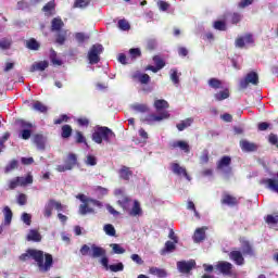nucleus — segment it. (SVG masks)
Segmentation results:
<instances>
[{"mask_svg":"<svg viewBox=\"0 0 278 278\" xmlns=\"http://www.w3.org/2000/svg\"><path fill=\"white\" fill-rule=\"evenodd\" d=\"M29 258L36 262L41 273H49V270H51V266H53V256L51 254H45V252L40 250L30 249L20 256L22 262Z\"/></svg>","mask_w":278,"mask_h":278,"instance_id":"obj_1","label":"nucleus"},{"mask_svg":"<svg viewBox=\"0 0 278 278\" xmlns=\"http://www.w3.org/2000/svg\"><path fill=\"white\" fill-rule=\"evenodd\" d=\"M91 138L96 144H103V141L108 144H112L116 138V134H114V131H112V129L109 127L98 126L94 128Z\"/></svg>","mask_w":278,"mask_h":278,"instance_id":"obj_2","label":"nucleus"},{"mask_svg":"<svg viewBox=\"0 0 278 278\" xmlns=\"http://www.w3.org/2000/svg\"><path fill=\"white\" fill-rule=\"evenodd\" d=\"M76 199H79L83 204L79 205V214L80 216H86V214H94L93 207H101V202L86 198L85 194H78Z\"/></svg>","mask_w":278,"mask_h":278,"instance_id":"obj_3","label":"nucleus"},{"mask_svg":"<svg viewBox=\"0 0 278 278\" xmlns=\"http://www.w3.org/2000/svg\"><path fill=\"white\" fill-rule=\"evenodd\" d=\"M80 253L84 256L89 255V257H93L94 260H97L98 257H105L108 252L105 251V249L98 247L97 244H91V247L88 244H84L80 248Z\"/></svg>","mask_w":278,"mask_h":278,"instance_id":"obj_4","label":"nucleus"},{"mask_svg":"<svg viewBox=\"0 0 278 278\" xmlns=\"http://www.w3.org/2000/svg\"><path fill=\"white\" fill-rule=\"evenodd\" d=\"M56 210V212H66V205H63L62 203L51 199L49 200L42 210L43 218H51L53 216V211Z\"/></svg>","mask_w":278,"mask_h":278,"instance_id":"obj_5","label":"nucleus"},{"mask_svg":"<svg viewBox=\"0 0 278 278\" xmlns=\"http://www.w3.org/2000/svg\"><path fill=\"white\" fill-rule=\"evenodd\" d=\"M103 53V46L96 43L93 45L87 54L89 64H99L101 61V54Z\"/></svg>","mask_w":278,"mask_h":278,"instance_id":"obj_6","label":"nucleus"},{"mask_svg":"<svg viewBox=\"0 0 278 278\" xmlns=\"http://www.w3.org/2000/svg\"><path fill=\"white\" fill-rule=\"evenodd\" d=\"M29 184H34V177H31V175L26 177H15L9 180V190H15V188L25 187Z\"/></svg>","mask_w":278,"mask_h":278,"instance_id":"obj_7","label":"nucleus"},{"mask_svg":"<svg viewBox=\"0 0 278 278\" xmlns=\"http://www.w3.org/2000/svg\"><path fill=\"white\" fill-rule=\"evenodd\" d=\"M166 118H170V114L168 113V111H163L159 115L149 114L146 117H142L141 121H143V123H147L148 125H153V123H160L161 121H164Z\"/></svg>","mask_w":278,"mask_h":278,"instance_id":"obj_8","label":"nucleus"},{"mask_svg":"<svg viewBox=\"0 0 278 278\" xmlns=\"http://www.w3.org/2000/svg\"><path fill=\"white\" fill-rule=\"evenodd\" d=\"M249 84H252V86H257V84H260V77L257 76V73L251 72L245 76V78L241 79L240 88H249Z\"/></svg>","mask_w":278,"mask_h":278,"instance_id":"obj_9","label":"nucleus"},{"mask_svg":"<svg viewBox=\"0 0 278 278\" xmlns=\"http://www.w3.org/2000/svg\"><path fill=\"white\" fill-rule=\"evenodd\" d=\"M217 170L224 175H231V157L223 156L217 164Z\"/></svg>","mask_w":278,"mask_h":278,"instance_id":"obj_10","label":"nucleus"},{"mask_svg":"<svg viewBox=\"0 0 278 278\" xmlns=\"http://www.w3.org/2000/svg\"><path fill=\"white\" fill-rule=\"evenodd\" d=\"M262 184L265 185V188H267V190H270L271 192H276V194H278V172L274 178L263 179Z\"/></svg>","mask_w":278,"mask_h":278,"instance_id":"obj_11","label":"nucleus"},{"mask_svg":"<svg viewBox=\"0 0 278 278\" xmlns=\"http://www.w3.org/2000/svg\"><path fill=\"white\" fill-rule=\"evenodd\" d=\"M216 270L222 273V275L229 276L231 275V270L233 268V265L226 261H220L215 265Z\"/></svg>","mask_w":278,"mask_h":278,"instance_id":"obj_12","label":"nucleus"},{"mask_svg":"<svg viewBox=\"0 0 278 278\" xmlns=\"http://www.w3.org/2000/svg\"><path fill=\"white\" fill-rule=\"evenodd\" d=\"M172 172L174 175H178V177H185L188 181H192V178L188 175V172H186V167H181L177 163L172 164Z\"/></svg>","mask_w":278,"mask_h":278,"instance_id":"obj_13","label":"nucleus"},{"mask_svg":"<svg viewBox=\"0 0 278 278\" xmlns=\"http://www.w3.org/2000/svg\"><path fill=\"white\" fill-rule=\"evenodd\" d=\"M34 127V125H31V123H27V122H22V131L20 132V138H22V140H29V138H31V129Z\"/></svg>","mask_w":278,"mask_h":278,"instance_id":"obj_14","label":"nucleus"},{"mask_svg":"<svg viewBox=\"0 0 278 278\" xmlns=\"http://www.w3.org/2000/svg\"><path fill=\"white\" fill-rule=\"evenodd\" d=\"M197 265V262L194 261H182V262H178L177 263V268L180 273H190L191 268H194V266Z\"/></svg>","mask_w":278,"mask_h":278,"instance_id":"obj_15","label":"nucleus"},{"mask_svg":"<svg viewBox=\"0 0 278 278\" xmlns=\"http://www.w3.org/2000/svg\"><path fill=\"white\" fill-rule=\"evenodd\" d=\"M172 149H179L180 151H184L185 153H190V146L187 141H173L170 143Z\"/></svg>","mask_w":278,"mask_h":278,"instance_id":"obj_16","label":"nucleus"},{"mask_svg":"<svg viewBox=\"0 0 278 278\" xmlns=\"http://www.w3.org/2000/svg\"><path fill=\"white\" fill-rule=\"evenodd\" d=\"M230 260L237 264V266H243L244 264V256H242V252L240 251H232L229 254Z\"/></svg>","mask_w":278,"mask_h":278,"instance_id":"obj_17","label":"nucleus"},{"mask_svg":"<svg viewBox=\"0 0 278 278\" xmlns=\"http://www.w3.org/2000/svg\"><path fill=\"white\" fill-rule=\"evenodd\" d=\"M126 211L128 212L129 216H140L142 214V207H140V202H138V200H135L131 208Z\"/></svg>","mask_w":278,"mask_h":278,"instance_id":"obj_18","label":"nucleus"},{"mask_svg":"<svg viewBox=\"0 0 278 278\" xmlns=\"http://www.w3.org/2000/svg\"><path fill=\"white\" fill-rule=\"evenodd\" d=\"M47 68H49V61H40L33 63L29 71L30 73H36V71H45Z\"/></svg>","mask_w":278,"mask_h":278,"instance_id":"obj_19","label":"nucleus"},{"mask_svg":"<svg viewBox=\"0 0 278 278\" xmlns=\"http://www.w3.org/2000/svg\"><path fill=\"white\" fill-rule=\"evenodd\" d=\"M205 231H207L206 227L198 228L194 231L193 241L197 243L203 242V240H205Z\"/></svg>","mask_w":278,"mask_h":278,"instance_id":"obj_20","label":"nucleus"},{"mask_svg":"<svg viewBox=\"0 0 278 278\" xmlns=\"http://www.w3.org/2000/svg\"><path fill=\"white\" fill-rule=\"evenodd\" d=\"M26 239L28 240V242H40V240H42V236L38 230L31 229L29 230Z\"/></svg>","mask_w":278,"mask_h":278,"instance_id":"obj_21","label":"nucleus"},{"mask_svg":"<svg viewBox=\"0 0 278 278\" xmlns=\"http://www.w3.org/2000/svg\"><path fill=\"white\" fill-rule=\"evenodd\" d=\"M222 203L224 205H229L230 207H233V205H238V199L233 195L224 194L222 198Z\"/></svg>","mask_w":278,"mask_h":278,"instance_id":"obj_22","label":"nucleus"},{"mask_svg":"<svg viewBox=\"0 0 278 278\" xmlns=\"http://www.w3.org/2000/svg\"><path fill=\"white\" fill-rule=\"evenodd\" d=\"M34 142L36 143L37 149H39L40 151H45V144L47 142V137H45L42 135H35Z\"/></svg>","mask_w":278,"mask_h":278,"instance_id":"obj_23","label":"nucleus"},{"mask_svg":"<svg viewBox=\"0 0 278 278\" xmlns=\"http://www.w3.org/2000/svg\"><path fill=\"white\" fill-rule=\"evenodd\" d=\"M132 79L139 81L140 84H149V81H151V77L148 74H142L140 72H136L132 75Z\"/></svg>","mask_w":278,"mask_h":278,"instance_id":"obj_24","label":"nucleus"},{"mask_svg":"<svg viewBox=\"0 0 278 278\" xmlns=\"http://www.w3.org/2000/svg\"><path fill=\"white\" fill-rule=\"evenodd\" d=\"M118 175L121 179H124L125 181H129V179H131V175H134V173H131L129 170V167L127 166H123L119 170H118Z\"/></svg>","mask_w":278,"mask_h":278,"instance_id":"obj_25","label":"nucleus"},{"mask_svg":"<svg viewBox=\"0 0 278 278\" xmlns=\"http://www.w3.org/2000/svg\"><path fill=\"white\" fill-rule=\"evenodd\" d=\"M175 244V241H166L164 249L161 251V255L175 252V249H177Z\"/></svg>","mask_w":278,"mask_h":278,"instance_id":"obj_26","label":"nucleus"},{"mask_svg":"<svg viewBox=\"0 0 278 278\" xmlns=\"http://www.w3.org/2000/svg\"><path fill=\"white\" fill-rule=\"evenodd\" d=\"M149 273L150 275H154L155 277H159V278H166L168 275L164 269L157 268V267H151L149 269Z\"/></svg>","mask_w":278,"mask_h":278,"instance_id":"obj_27","label":"nucleus"},{"mask_svg":"<svg viewBox=\"0 0 278 278\" xmlns=\"http://www.w3.org/2000/svg\"><path fill=\"white\" fill-rule=\"evenodd\" d=\"M240 147L242 151H255L257 149L255 143H251L248 140L240 141Z\"/></svg>","mask_w":278,"mask_h":278,"instance_id":"obj_28","label":"nucleus"},{"mask_svg":"<svg viewBox=\"0 0 278 278\" xmlns=\"http://www.w3.org/2000/svg\"><path fill=\"white\" fill-rule=\"evenodd\" d=\"M3 216H4V225H10V223H12V210L10 208V206H4V208L2 210Z\"/></svg>","mask_w":278,"mask_h":278,"instance_id":"obj_29","label":"nucleus"},{"mask_svg":"<svg viewBox=\"0 0 278 278\" xmlns=\"http://www.w3.org/2000/svg\"><path fill=\"white\" fill-rule=\"evenodd\" d=\"M53 10H55V0H51L42 8V12H45L47 16H51Z\"/></svg>","mask_w":278,"mask_h":278,"instance_id":"obj_30","label":"nucleus"},{"mask_svg":"<svg viewBox=\"0 0 278 278\" xmlns=\"http://www.w3.org/2000/svg\"><path fill=\"white\" fill-rule=\"evenodd\" d=\"M154 108L156 112H162V110H168V102L166 100H155Z\"/></svg>","mask_w":278,"mask_h":278,"instance_id":"obj_31","label":"nucleus"},{"mask_svg":"<svg viewBox=\"0 0 278 278\" xmlns=\"http://www.w3.org/2000/svg\"><path fill=\"white\" fill-rule=\"evenodd\" d=\"M207 84L210 88H213V90H220V88H223V81L218 78H210Z\"/></svg>","mask_w":278,"mask_h":278,"instance_id":"obj_32","label":"nucleus"},{"mask_svg":"<svg viewBox=\"0 0 278 278\" xmlns=\"http://www.w3.org/2000/svg\"><path fill=\"white\" fill-rule=\"evenodd\" d=\"M52 25V31H60L62 27H64V22H62V18L54 17L51 22Z\"/></svg>","mask_w":278,"mask_h":278,"instance_id":"obj_33","label":"nucleus"},{"mask_svg":"<svg viewBox=\"0 0 278 278\" xmlns=\"http://www.w3.org/2000/svg\"><path fill=\"white\" fill-rule=\"evenodd\" d=\"M65 164L67 165V168H70V170H73V168L77 164V155L68 154Z\"/></svg>","mask_w":278,"mask_h":278,"instance_id":"obj_34","label":"nucleus"},{"mask_svg":"<svg viewBox=\"0 0 278 278\" xmlns=\"http://www.w3.org/2000/svg\"><path fill=\"white\" fill-rule=\"evenodd\" d=\"M192 123H194V119L192 118H187L184 119L182 122H180L179 124L176 125L178 131H184V129H188V127H190V125H192Z\"/></svg>","mask_w":278,"mask_h":278,"instance_id":"obj_35","label":"nucleus"},{"mask_svg":"<svg viewBox=\"0 0 278 278\" xmlns=\"http://www.w3.org/2000/svg\"><path fill=\"white\" fill-rule=\"evenodd\" d=\"M169 77H170V80L173 81V84L175 86H178L179 77H181V74L177 70L173 68L169 71Z\"/></svg>","mask_w":278,"mask_h":278,"instance_id":"obj_36","label":"nucleus"},{"mask_svg":"<svg viewBox=\"0 0 278 278\" xmlns=\"http://www.w3.org/2000/svg\"><path fill=\"white\" fill-rule=\"evenodd\" d=\"M31 5H38V3H31V0H21L17 2V10H27Z\"/></svg>","mask_w":278,"mask_h":278,"instance_id":"obj_37","label":"nucleus"},{"mask_svg":"<svg viewBox=\"0 0 278 278\" xmlns=\"http://www.w3.org/2000/svg\"><path fill=\"white\" fill-rule=\"evenodd\" d=\"M217 101H225V99H229V89H225L214 94Z\"/></svg>","mask_w":278,"mask_h":278,"instance_id":"obj_38","label":"nucleus"},{"mask_svg":"<svg viewBox=\"0 0 278 278\" xmlns=\"http://www.w3.org/2000/svg\"><path fill=\"white\" fill-rule=\"evenodd\" d=\"M118 205H121V207H123V210H129V207H131V201L129 200V198L124 197L121 200L117 201Z\"/></svg>","mask_w":278,"mask_h":278,"instance_id":"obj_39","label":"nucleus"},{"mask_svg":"<svg viewBox=\"0 0 278 278\" xmlns=\"http://www.w3.org/2000/svg\"><path fill=\"white\" fill-rule=\"evenodd\" d=\"M50 60L53 66H62V60L58 59V53L54 50L50 51Z\"/></svg>","mask_w":278,"mask_h":278,"instance_id":"obj_40","label":"nucleus"},{"mask_svg":"<svg viewBox=\"0 0 278 278\" xmlns=\"http://www.w3.org/2000/svg\"><path fill=\"white\" fill-rule=\"evenodd\" d=\"M110 247L115 255H123V253H125V248L121 247L118 243H111Z\"/></svg>","mask_w":278,"mask_h":278,"instance_id":"obj_41","label":"nucleus"},{"mask_svg":"<svg viewBox=\"0 0 278 278\" xmlns=\"http://www.w3.org/2000/svg\"><path fill=\"white\" fill-rule=\"evenodd\" d=\"M213 27L218 31H227V23H225L224 21H215Z\"/></svg>","mask_w":278,"mask_h":278,"instance_id":"obj_42","label":"nucleus"},{"mask_svg":"<svg viewBox=\"0 0 278 278\" xmlns=\"http://www.w3.org/2000/svg\"><path fill=\"white\" fill-rule=\"evenodd\" d=\"M111 273H123L125 270V265L123 263H117L109 266Z\"/></svg>","mask_w":278,"mask_h":278,"instance_id":"obj_43","label":"nucleus"},{"mask_svg":"<svg viewBox=\"0 0 278 278\" xmlns=\"http://www.w3.org/2000/svg\"><path fill=\"white\" fill-rule=\"evenodd\" d=\"M117 27L118 29H121L122 31H129L130 29V25H129V22H127L126 20H119L117 22Z\"/></svg>","mask_w":278,"mask_h":278,"instance_id":"obj_44","label":"nucleus"},{"mask_svg":"<svg viewBox=\"0 0 278 278\" xmlns=\"http://www.w3.org/2000/svg\"><path fill=\"white\" fill-rule=\"evenodd\" d=\"M27 49H30L31 51H38L40 49V43L36 41V39H30L26 42Z\"/></svg>","mask_w":278,"mask_h":278,"instance_id":"obj_45","label":"nucleus"},{"mask_svg":"<svg viewBox=\"0 0 278 278\" xmlns=\"http://www.w3.org/2000/svg\"><path fill=\"white\" fill-rule=\"evenodd\" d=\"M33 110H35L36 112H41L42 114H45V112H47V106L45 104H42V102L36 101L33 104Z\"/></svg>","mask_w":278,"mask_h":278,"instance_id":"obj_46","label":"nucleus"},{"mask_svg":"<svg viewBox=\"0 0 278 278\" xmlns=\"http://www.w3.org/2000/svg\"><path fill=\"white\" fill-rule=\"evenodd\" d=\"M131 110H134L135 112L144 113V112H149V106L147 104L137 103L131 105Z\"/></svg>","mask_w":278,"mask_h":278,"instance_id":"obj_47","label":"nucleus"},{"mask_svg":"<svg viewBox=\"0 0 278 278\" xmlns=\"http://www.w3.org/2000/svg\"><path fill=\"white\" fill-rule=\"evenodd\" d=\"M103 230L106 233V236H111V237L116 236V229L112 224L104 225Z\"/></svg>","mask_w":278,"mask_h":278,"instance_id":"obj_48","label":"nucleus"},{"mask_svg":"<svg viewBox=\"0 0 278 278\" xmlns=\"http://www.w3.org/2000/svg\"><path fill=\"white\" fill-rule=\"evenodd\" d=\"M243 16L241 13H232L230 14V23H232V25H238V23H240L242 21Z\"/></svg>","mask_w":278,"mask_h":278,"instance_id":"obj_49","label":"nucleus"},{"mask_svg":"<svg viewBox=\"0 0 278 278\" xmlns=\"http://www.w3.org/2000/svg\"><path fill=\"white\" fill-rule=\"evenodd\" d=\"M15 168H18V161L12 160L7 166L4 172L5 173H12V170H15Z\"/></svg>","mask_w":278,"mask_h":278,"instance_id":"obj_50","label":"nucleus"},{"mask_svg":"<svg viewBox=\"0 0 278 278\" xmlns=\"http://www.w3.org/2000/svg\"><path fill=\"white\" fill-rule=\"evenodd\" d=\"M90 5V0H75L73 8H88Z\"/></svg>","mask_w":278,"mask_h":278,"instance_id":"obj_51","label":"nucleus"},{"mask_svg":"<svg viewBox=\"0 0 278 278\" xmlns=\"http://www.w3.org/2000/svg\"><path fill=\"white\" fill-rule=\"evenodd\" d=\"M85 164L87 166H97V159H96V156L92 155V154L87 155L86 159H85Z\"/></svg>","mask_w":278,"mask_h":278,"instance_id":"obj_52","label":"nucleus"},{"mask_svg":"<svg viewBox=\"0 0 278 278\" xmlns=\"http://www.w3.org/2000/svg\"><path fill=\"white\" fill-rule=\"evenodd\" d=\"M71 134H73V128L70 125H64L62 127V138H71Z\"/></svg>","mask_w":278,"mask_h":278,"instance_id":"obj_53","label":"nucleus"},{"mask_svg":"<svg viewBox=\"0 0 278 278\" xmlns=\"http://www.w3.org/2000/svg\"><path fill=\"white\" fill-rule=\"evenodd\" d=\"M12 46V39L3 38L0 40V49H10Z\"/></svg>","mask_w":278,"mask_h":278,"instance_id":"obj_54","label":"nucleus"},{"mask_svg":"<svg viewBox=\"0 0 278 278\" xmlns=\"http://www.w3.org/2000/svg\"><path fill=\"white\" fill-rule=\"evenodd\" d=\"M21 220L29 227V225H31V215L29 213H23Z\"/></svg>","mask_w":278,"mask_h":278,"instance_id":"obj_55","label":"nucleus"},{"mask_svg":"<svg viewBox=\"0 0 278 278\" xmlns=\"http://www.w3.org/2000/svg\"><path fill=\"white\" fill-rule=\"evenodd\" d=\"M266 223L267 225H278V215H267Z\"/></svg>","mask_w":278,"mask_h":278,"instance_id":"obj_56","label":"nucleus"},{"mask_svg":"<svg viewBox=\"0 0 278 278\" xmlns=\"http://www.w3.org/2000/svg\"><path fill=\"white\" fill-rule=\"evenodd\" d=\"M153 62H154V64H155V66H157L159 68H163L164 66H166V63H164V60H162V58H160V56H154L153 58Z\"/></svg>","mask_w":278,"mask_h":278,"instance_id":"obj_57","label":"nucleus"},{"mask_svg":"<svg viewBox=\"0 0 278 278\" xmlns=\"http://www.w3.org/2000/svg\"><path fill=\"white\" fill-rule=\"evenodd\" d=\"M242 253L243 255H253V250L251 249V245L249 242H245L242 247Z\"/></svg>","mask_w":278,"mask_h":278,"instance_id":"obj_58","label":"nucleus"},{"mask_svg":"<svg viewBox=\"0 0 278 278\" xmlns=\"http://www.w3.org/2000/svg\"><path fill=\"white\" fill-rule=\"evenodd\" d=\"M10 138V132H5L2 137H0V153L5 149V141Z\"/></svg>","mask_w":278,"mask_h":278,"instance_id":"obj_59","label":"nucleus"},{"mask_svg":"<svg viewBox=\"0 0 278 278\" xmlns=\"http://www.w3.org/2000/svg\"><path fill=\"white\" fill-rule=\"evenodd\" d=\"M17 203H18V205H26L27 204V195L25 193L18 194Z\"/></svg>","mask_w":278,"mask_h":278,"instance_id":"obj_60","label":"nucleus"},{"mask_svg":"<svg viewBox=\"0 0 278 278\" xmlns=\"http://www.w3.org/2000/svg\"><path fill=\"white\" fill-rule=\"evenodd\" d=\"M130 258L132 260V262H135V264H138L139 266H142V264H144V261H142V257H140V255L138 254H132Z\"/></svg>","mask_w":278,"mask_h":278,"instance_id":"obj_61","label":"nucleus"},{"mask_svg":"<svg viewBox=\"0 0 278 278\" xmlns=\"http://www.w3.org/2000/svg\"><path fill=\"white\" fill-rule=\"evenodd\" d=\"M77 124L79 127H88V125H90V121L86 117H80L77 119Z\"/></svg>","mask_w":278,"mask_h":278,"instance_id":"obj_62","label":"nucleus"},{"mask_svg":"<svg viewBox=\"0 0 278 278\" xmlns=\"http://www.w3.org/2000/svg\"><path fill=\"white\" fill-rule=\"evenodd\" d=\"M66 41V31L60 33L56 37L58 45H63Z\"/></svg>","mask_w":278,"mask_h":278,"instance_id":"obj_63","label":"nucleus"},{"mask_svg":"<svg viewBox=\"0 0 278 278\" xmlns=\"http://www.w3.org/2000/svg\"><path fill=\"white\" fill-rule=\"evenodd\" d=\"M129 54L131 55V58L136 59V58H140V49L138 48H132L129 50Z\"/></svg>","mask_w":278,"mask_h":278,"instance_id":"obj_64","label":"nucleus"}]
</instances>
